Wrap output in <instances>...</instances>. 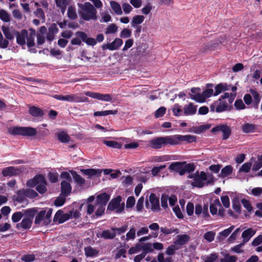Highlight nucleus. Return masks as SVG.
<instances>
[{
  "instance_id": "nucleus-1",
  "label": "nucleus",
  "mask_w": 262,
  "mask_h": 262,
  "mask_svg": "<svg viewBox=\"0 0 262 262\" xmlns=\"http://www.w3.org/2000/svg\"><path fill=\"white\" fill-rule=\"evenodd\" d=\"M92 2L94 6L90 2H85L84 4L78 3L79 8V14L83 20L89 21L91 20H96L98 18L97 11L96 8L99 9L102 7L103 4L100 0H89Z\"/></svg>"
},
{
  "instance_id": "nucleus-2",
  "label": "nucleus",
  "mask_w": 262,
  "mask_h": 262,
  "mask_svg": "<svg viewBox=\"0 0 262 262\" xmlns=\"http://www.w3.org/2000/svg\"><path fill=\"white\" fill-rule=\"evenodd\" d=\"M188 178L192 179L193 181L191 183L192 186L197 187H202L204 186V181H207V184H210L213 182V178L211 174H207L205 172L196 171L193 174H189Z\"/></svg>"
},
{
  "instance_id": "nucleus-3",
  "label": "nucleus",
  "mask_w": 262,
  "mask_h": 262,
  "mask_svg": "<svg viewBox=\"0 0 262 262\" xmlns=\"http://www.w3.org/2000/svg\"><path fill=\"white\" fill-rule=\"evenodd\" d=\"M8 132L12 135H21L33 136L36 135L37 132L34 128L31 127L13 126L8 128Z\"/></svg>"
},
{
  "instance_id": "nucleus-4",
  "label": "nucleus",
  "mask_w": 262,
  "mask_h": 262,
  "mask_svg": "<svg viewBox=\"0 0 262 262\" xmlns=\"http://www.w3.org/2000/svg\"><path fill=\"white\" fill-rule=\"evenodd\" d=\"M52 213V209L51 208L41 211L37 214L35 220V223L36 224H41L42 225H48L51 222Z\"/></svg>"
},
{
  "instance_id": "nucleus-5",
  "label": "nucleus",
  "mask_w": 262,
  "mask_h": 262,
  "mask_svg": "<svg viewBox=\"0 0 262 262\" xmlns=\"http://www.w3.org/2000/svg\"><path fill=\"white\" fill-rule=\"evenodd\" d=\"M207 88L204 90L201 95H198L196 96H192V100L196 102L202 103L206 101L207 98H208L214 95V91L212 88H210V86H212V84H207Z\"/></svg>"
},
{
  "instance_id": "nucleus-6",
  "label": "nucleus",
  "mask_w": 262,
  "mask_h": 262,
  "mask_svg": "<svg viewBox=\"0 0 262 262\" xmlns=\"http://www.w3.org/2000/svg\"><path fill=\"white\" fill-rule=\"evenodd\" d=\"M27 215L23 219L20 223L17 224V227L24 229L30 228L32 225V220L35 215V212L33 210L26 211Z\"/></svg>"
},
{
  "instance_id": "nucleus-7",
  "label": "nucleus",
  "mask_w": 262,
  "mask_h": 262,
  "mask_svg": "<svg viewBox=\"0 0 262 262\" xmlns=\"http://www.w3.org/2000/svg\"><path fill=\"white\" fill-rule=\"evenodd\" d=\"M121 200L122 198L120 196H118L113 199L109 203L107 209L111 211L115 210L118 213L121 212L124 209V205L120 204Z\"/></svg>"
},
{
  "instance_id": "nucleus-8",
  "label": "nucleus",
  "mask_w": 262,
  "mask_h": 262,
  "mask_svg": "<svg viewBox=\"0 0 262 262\" xmlns=\"http://www.w3.org/2000/svg\"><path fill=\"white\" fill-rule=\"evenodd\" d=\"M149 202H147L146 206L147 208H150L152 211H157L159 209V199L154 193H151L149 198Z\"/></svg>"
},
{
  "instance_id": "nucleus-9",
  "label": "nucleus",
  "mask_w": 262,
  "mask_h": 262,
  "mask_svg": "<svg viewBox=\"0 0 262 262\" xmlns=\"http://www.w3.org/2000/svg\"><path fill=\"white\" fill-rule=\"evenodd\" d=\"M85 94L87 96L104 101H111L112 99V96L108 94H102L91 92H86Z\"/></svg>"
},
{
  "instance_id": "nucleus-10",
  "label": "nucleus",
  "mask_w": 262,
  "mask_h": 262,
  "mask_svg": "<svg viewBox=\"0 0 262 262\" xmlns=\"http://www.w3.org/2000/svg\"><path fill=\"white\" fill-rule=\"evenodd\" d=\"M123 40L119 38H116L114 41L110 43L102 46V49L104 50L108 49L111 51L117 50L122 45Z\"/></svg>"
},
{
  "instance_id": "nucleus-11",
  "label": "nucleus",
  "mask_w": 262,
  "mask_h": 262,
  "mask_svg": "<svg viewBox=\"0 0 262 262\" xmlns=\"http://www.w3.org/2000/svg\"><path fill=\"white\" fill-rule=\"evenodd\" d=\"M212 133L222 132L223 134V139L226 140L228 139L230 135L231 130L230 128L227 125H219L213 127L211 129Z\"/></svg>"
},
{
  "instance_id": "nucleus-12",
  "label": "nucleus",
  "mask_w": 262,
  "mask_h": 262,
  "mask_svg": "<svg viewBox=\"0 0 262 262\" xmlns=\"http://www.w3.org/2000/svg\"><path fill=\"white\" fill-rule=\"evenodd\" d=\"M21 172V169L13 166H10L4 168L2 173L4 177H12L19 174Z\"/></svg>"
},
{
  "instance_id": "nucleus-13",
  "label": "nucleus",
  "mask_w": 262,
  "mask_h": 262,
  "mask_svg": "<svg viewBox=\"0 0 262 262\" xmlns=\"http://www.w3.org/2000/svg\"><path fill=\"white\" fill-rule=\"evenodd\" d=\"M149 146L154 148L159 149L165 146L164 137L155 138L149 142Z\"/></svg>"
},
{
  "instance_id": "nucleus-14",
  "label": "nucleus",
  "mask_w": 262,
  "mask_h": 262,
  "mask_svg": "<svg viewBox=\"0 0 262 262\" xmlns=\"http://www.w3.org/2000/svg\"><path fill=\"white\" fill-rule=\"evenodd\" d=\"M27 32L28 31L27 30H22L20 32L17 31L16 34V42L21 46H25L26 44V39L27 37Z\"/></svg>"
},
{
  "instance_id": "nucleus-15",
  "label": "nucleus",
  "mask_w": 262,
  "mask_h": 262,
  "mask_svg": "<svg viewBox=\"0 0 262 262\" xmlns=\"http://www.w3.org/2000/svg\"><path fill=\"white\" fill-rule=\"evenodd\" d=\"M2 30L4 33L5 37L8 40L13 39L14 36H16L17 31L15 30L12 28L3 26L2 27Z\"/></svg>"
},
{
  "instance_id": "nucleus-16",
  "label": "nucleus",
  "mask_w": 262,
  "mask_h": 262,
  "mask_svg": "<svg viewBox=\"0 0 262 262\" xmlns=\"http://www.w3.org/2000/svg\"><path fill=\"white\" fill-rule=\"evenodd\" d=\"M29 33L27 32V37H26V44L29 48L34 47L35 46L34 38L36 36L35 30L30 28L29 29Z\"/></svg>"
},
{
  "instance_id": "nucleus-17",
  "label": "nucleus",
  "mask_w": 262,
  "mask_h": 262,
  "mask_svg": "<svg viewBox=\"0 0 262 262\" xmlns=\"http://www.w3.org/2000/svg\"><path fill=\"white\" fill-rule=\"evenodd\" d=\"M76 35L88 45L94 46L96 43V40L94 38L88 37L86 34L84 32H77Z\"/></svg>"
},
{
  "instance_id": "nucleus-18",
  "label": "nucleus",
  "mask_w": 262,
  "mask_h": 262,
  "mask_svg": "<svg viewBox=\"0 0 262 262\" xmlns=\"http://www.w3.org/2000/svg\"><path fill=\"white\" fill-rule=\"evenodd\" d=\"M196 106L191 102L185 105L183 107L184 114L186 116L194 115L196 112Z\"/></svg>"
},
{
  "instance_id": "nucleus-19",
  "label": "nucleus",
  "mask_w": 262,
  "mask_h": 262,
  "mask_svg": "<svg viewBox=\"0 0 262 262\" xmlns=\"http://www.w3.org/2000/svg\"><path fill=\"white\" fill-rule=\"evenodd\" d=\"M190 237L187 234L178 235L177 240L174 242L180 248L183 245L186 244L189 240Z\"/></svg>"
},
{
  "instance_id": "nucleus-20",
  "label": "nucleus",
  "mask_w": 262,
  "mask_h": 262,
  "mask_svg": "<svg viewBox=\"0 0 262 262\" xmlns=\"http://www.w3.org/2000/svg\"><path fill=\"white\" fill-rule=\"evenodd\" d=\"M62 195L68 196L71 192L72 188L69 182L63 181L61 183Z\"/></svg>"
},
{
  "instance_id": "nucleus-21",
  "label": "nucleus",
  "mask_w": 262,
  "mask_h": 262,
  "mask_svg": "<svg viewBox=\"0 0 262 262\" xmlns=\"http://www.w3.org/2000/svg\"><path fill=\"white\" fill-rule=\"evenodd\" d=\"M228 103L227 100L219 99L218 101L215 103L216 105L215 111L219 113L225 111L227 108Z\"/></svg>"
},
{
  "instance_id": "nucleus-22",
  "label": "nucleus",
  "mask_w": 262,
  "mask_h": 262,
  "mask_svg": "<svg viewBox=\"0 0 262 262\" xmlns=\"http://www.w3.org/2000/svg\"><path fill=\"white\" fill-rule=\"evenodd\" d=\"M110 196L106 193H102L97 196L96 202L97 204L106 205L110 200Z\"/></svg>"
},
{
  "instance_id": "nucleus-23",
  "label": "nucleus",
  "mask_w": 262,
  "mask_h": 262,
  "mask_svg": "<svg viewBox=\"0 0 262 262\" xmlns=\"http://www.w3.org/2000/svg\"><path fill=\"white\" fill-rule=\"evenodd\" d=\"M255 233V231L252 228H249L244 231L242 235L244 243L248 242Z\"/></svg>"
},
{
  "instance_id": "nucleus-24",
  "label": "nucleus",
  "mask_w": 262,
  "mask_h": 262,
  "mask_svg": "<svg viewBox=\"0 0 262 262\" xmlns=\"http://www.w3.org/2000/svg\"><path fill=\"white\" fill-rule=\"evenodd\" d=\"M179 142H186L190 143L196 141V137L191 135H178Z\"/></svg>"
},
{
  "instance_id": "nucleus-25",
  "label": "nucleus",
  "mask_w": 262,
  "mask_h": 262,
  "mask_svg": "<svg viewBox=\"0 0 262 262\" xmlns=\"http://www.w3.org/2000/svg\"><path fill=\"white\" fill-rule=\"evenodd\" d=\"M84 253L86 257L96 256L99 253V250L91 246H87L84 249Z\"/></svg>"
},
{
  "instance_id": "nucleus-26",
  "label": "nucleus",
  "mask_w": 262,
  "mask_h": 262,
  "mask_svg": "<svg viewBox=\"0 0 262 262\" xmlns=\"http://www.w3.org/2000/svg\"><path fill=\"white\" fill-rule=\"evenodd\" d=\"M165 145L170 144V145H177L179 143L178 139V135H176L173 136H166L164 137Z\"/></svg>"
},
{
  "instance_id": "nucleus-27",
  "label": "nucleus",
  "mask_w": 262,
  "mask_h": 262,
  "mask_svg": "<svg viewBox=\"0 0 262 262\" xmlns=\"http://www.w3.org/2000/svg\"><path fill=\"white\" fill-rule=\"evenodd\" d=\"M29 113L34 117H42L43 115V112L40 108L33 106H30Z\"/></svg>"
},
{
  "instance_id": "nucleus-28",
  "label": "nucleus",
  "mask_w": 262,
  "mask_h": 262,
  "mask_svg": "<svg viewBox=\"0 0 262 262\" xmlns=\"http://www.w3.org/2000/svg\"><path fill=\"white\" fill-rule=\"evenodd\" d=\"M54 98L59 100L66 101L68 102H74L75 99V94L67 95H54Z\"/></svg>"
},
{
  "instance_id": "nucleus-29",
  "label": "nucleus",
  "mask_w": 262,
  "mask_h": 262,
  "mask_svg": "<svg viewBox=\"0 0 262 262\" xmlns=\"http://www.w3.org/2000/svg\"><path fill=\"white\" fill-rule=\"evenodd\" d=\"M116 236V233L112 228L110 230H105L101 233V237L104 239H113Z\"/></svg>"
},
{
  "instance_id": "nucleus-30",
  "label": "nucleus",
  "mask_w": 262,
  "mask_h": 262,
  "mask_svg": "<svg viewBox=\"0 0 262 262\" xmlns=\"http://www.w3.org/2000/svg\"><path fill=\"white\" fill-rule=\"evenodd\" d=\"M144 20V17L143 15H135L132 18L131 26L132 27H136L137 26L142 24Z\"/></svg>"
},
{
  "instance_id": "nucleus-31",
  "label": "nucleus",
  "mask_w": 262,
  "mask_h": 262,
  "mask_svg": "<svg viewBox=\"0 0 262 262\" xmlns=\"http://www.w3.org/2000/svg\"><path fill=\"white\" fill-rule=\"evenodd\" d=\"M36 190L40 193H45L47 189L46 188V182L44 177L42 176V181H39L36 188Z\"/></svg>"
},
{
  "instance_id": "nucleus-32",
  "label": "nucleus",
  "mask_w": 262,
  "mask_h": 262,
  "mask_svg": "<svg viewBox=\"0 0 262 262\" xmlns=\"http://www.w3.org/2000/svg\"><path fill=\"white\" fill-rule=\"evenodd\" d=\"M233 171V168L231 165H227L221 170L219 176L224 178L230 175Z\"/></svg>"
},
{
  "instance_id": "nucleus-33",
  "label": "nucleus",
  "mask_w": 262,
  "mask_h": 262,
  "mask_svg": "<svg viewBox=\"0 0 262 262\" xmlns=\"http://www.w3.org/2000/svg\"><path fill=\"white\" fill-rule=\"evenodd\" d=\"M39 181H42V176L41 175L37 176L33 179L29 180L27 182V185L30 187H34L37 185Z\"/></svg>"
},
{
  "instance_id": "nucleus-34",
  "label": "nucleus",
  "mask_w": 262,
  "mask_h": 262,
  "mask_svg": "<svg viewBox=\"0 0 262 262\" xmlns=\"http://www.w3.org/2000/svg\"><path fill=\"white\" fill-rule=\"evenodd\" d=\"M234 228V226H230L229 228L224 230L219 233L218 238L220 241H222L227 237Z\"/></svg>"
},
{
  "instance_id": "nucleus-35",
  "label": "nucleus",
  "mask_w": 262,
  "mask_h": 262,
  "mask_svg": "<svg viewBox=\"0 0 262 262\" xmlns=\"http://www.w3.org/2000/svg\"><path fill=\"white\" fill-rule=\"evenodd\" d=\"M110 5L112 9L115 13H116L117 15L122 14L121 7L118 3L115 1H111L110 2Z\"/></svg>"
},
{
  "instance_id": "nucleus-36",
  "label": "nucleus",
  "mask_w": 262,
  "mask_h": 262,
  "mask_svg": "<svg viewBox=\"0 0 262 262\" xmlns=\"http://www.w3.org/2000/svg\"><path fill=\"white\" fill-rule=\"evenodd\" d=\"M185 164V162H176L172 163L169 166V169L170 170H174L178 172L183 166Z\"/></svg>"
},
{
  "instance_id": "nucleus-37",
  "label": "nucleus",
  "mask_w": 262,
  "mask_h": 262,
  "mask_svg": "<svg viewBox=\"0 0 262 262\" xmlns=\"http://www.w3.org/2000/svg\"><path fill=\"white\" fill-rule=\"evenodd\" d=\"M0 19L6 23H8L11 20L10 14L4 9L0 10Z\"/></svg>"
},
{
  "instance_id": "nucleus-38",
  "label": "nucleus",
  "mask_w": 262,
  "mask_h": 262,
  "mask_svg": "<svg viewBox=\"0 0 262 262\" xmlns=\"http://www.w3.org/2000/svg\"><path fill=\"white\" fill-rule=\"evenodd\" d=\"M118 113L117 110H108L104 111H98L94 113L95 116H103L108 115H116Z\"/></svg>"
},
{
  "instance_id": "nucleus-39",
  "label": "nucleus",
  "mask_w": 262,
  "mask_h": 262,
  "mask_svg": "<svg viewBox=\"0 0 262 262\" xmlns=\"http://www.w3.org/2000/svg\"><path fill=\"white\" fill-rule=\"evenodd\" d=\"M68 17L71 19H75L77 17V14L75 7L71 6L69 7L67 12Z\"/></svg>"
},
{
  "instance_id": "nucleus-40",
  "label": "nucleus",
  "mask_w": 262,
  "mask_h": 262,
  "mask_svg": "<svg viewBox=\"0 0 262 262\" xmlns=\"http://www.w3.org/2000/svg\"><path fill=\"white\" fill-rule=\"evenodd\" d=\"M20 193H25L26 196L29 198H34L38 195L36 191L31 189H23Z\"/></svg>"
},
{
  "instance_id": "nucleus-41",
  "label": "nucleus",
  "mask_w": 262,
  "mask_h": 262,
  "mask_svg": "<svg viewBox=\"0 0 262 262\" xmlns=\"http://www.w3.org/2000/svg\"><path fill=\"white\" fill-rule=\"evenodd\" d=\"M82 171L84 174L88 175L90 177H92L97 174H100L101 172L99 170H96L95 169H81Z\"/></svg>"
},
{
  "instance_id": "nucleus-42",
  "label": "nucleus",
  "mask_w": 262,
  "mask_h": 262,
  "mask_svg": "<svg viewBox=\"0 0 262 262\" xmlns=\"http://www.w3.org/2000/svg\"><path fill=\"white\" fill-rule=\"evenodd\" d=\"M179 249L180 248L179 246L174 243L173 244L170 245L167 248L165 252L168 255H173L175 253L176 251Z\"/></svg>"
},
{
  "instance_id": "nucleus-43",
  "label": "nucleus",
  "mask_w": 262,
  "mask_h": 262,
  "mask_svg": "<svg viewBox=\"0 0 262 262\" xmlns=\"http://www.w3.org/2000/svg\"><path fill=\"white\" fill-rule=\"evenodd\" d=\"M70 172L77 184L82 185L84 183L85 180L80 175L78 174L76 172L73 170H71Z\"/></svg>"
},
{
  "instance_id": "nucleus-44",
  "label": "nucleus",
  "mask_w": 262,
  "mask_h": 262,
  "mask_svg": "<svg viewBox=\"0 0 262 262\" xmlns=\"http://www.w3.org/2000/svg\"><path fill=\"white\" fill-rule=\"evenodd\" d=\"M215 92L214 93V96L219 95L222 92L228 90V89L226 84L220 83L217 84L215 88Z\"/></svg>"
},
{
  "instance_id": "nucleus-45",
  "label": "nucleus",
  "mask_w": 262,
  "mask_h": 262,
  "mask_svg": "<svg viewBox=\"0 0 262 262\" xmlns=\"http://www.w3.org/2000/svg\"><path fill=\"white\" fill-rule=\"evenodd\" d=\"M234 94H230L228 93H225L224 95L221 96V98H220V99H222L223 100H227V101L229 103H232L233 101L234 100Z\"/></svg>"
},
{
  "instance_id": "nucleus-46",
  "label": "nucleus",
  "mask_w": 262,
  "mask_h": 262,
  "mask_svg": "<svg viewBox=\"0 0 262 262\" xmlns=\"http://www.w3.org/2000/svg\"><path fill=\"white\" fill-rule=\"evenodd\" d=\"M21 189L17 192V195L15 196V200L19 203L25 202L27 201V196L25 193H20Z\"/></svg>"
},
{
  "instance_id": "nucleus-47",
  "label": "nucleus",
  "mask_w": 262,
  "mask_h": 262,
  "mask_svg": "<svg viewBox=\"0 0 262 262\" xmlns=\"http://www.w3.org/2000/svg\"><path fill=\"white\" fill-rule=\"evenodd\" d=\"M58 139L63 143L68 142L70 141V138L68 135L64 132H60L58 134Z\"/></svg>"
},
{
  "instance_id": "nucleus-48",
  "label": "nucleus",
  "mask_w": 262,
  "mask_h": 262,
  "mask_svg": "<svg viewBox=\"0 0 262 262\" xmlns=\"http://www.w3.org/2000/svg\"><path fill=\"white\" fill-rule=\"evenodd\" d=\"M118 27L115 24H111L106 28L105 31L106 34H114L117 32Z\"/></svg>"
},
{
  "instance_id": "nucleus-49",
  "label": "nucleus",
  "mask_w": 262,
  "mask_h": 262,
  "mask_svg": "<svg viewBox=\"0 0 262 262\" xmlns=\"http://www.w3.org/2000/svg\"><path fill=\"white\" fill-rule=\"evenodd\" d=\"M255 126L252 124L246 123L243 125L242 130L245 133L253 132L255 130Z\"/></svg>"
},
{
  "instance_id": "nucleus-50",
  "label": "nucleus",
  "mask_w": 262,
  "mask_h": 262,
  "mask_svg": "<svg viewBox=\"0 0 262 262\" xmlns=\"http://www.w3.org/2000/svg\"><path fill=\"white\" fill-rule=\"evenodd\" d=\"M103 143L107 146L115 148H121V144L117 142L114 141H103Z\"/></svg>"
},
{
  "instance_id": "nucleus-51",
  "label": "nucleus",
  "mask_w": 262,
  "mask_h": 262,
  "mask_svg": "<svg viewBox=\"0 0 262 262\" xmlns=\"http://www.w3.org/2000/svg\"><path fill=\"white\" fill-rule=\"evenodd\" d=\"M136 229L134 227L130 228L129 230L126 234V240L129 241L130 239H134L136 237Z\"/></svg>"
},
{
  "instance_id": "nucleus-52",
  "label": "nucleus",
  "mask_w": 262,
  "mask_h": 262,
  "mask_svg": "<svg viewBox=\"0 0 262 262\" xmlns=\"http://www.w3.org/2000/svg\"><path fill=\"white\" fill-rule=\"evenodd\" d=\"M68 2V0H55L57 7L61 8V11L62 13H64L66 7Z\"/></svg>"
},
{
  "instance_id": "nucleus-53",
  "label": "nucleus",
  "mask_w": 262,
  "mask_h": 262,
  "mask_svg": "<svg viewBox=\"0 0 262 262\" xmlns=\"http://www.w3.org/2000/svg\"><path fill=\"white\" fill-rule=\"evenodd\" d=\"M215 233L212 231H208L204 234V238L208 242H211L214 239Z\"/></svg>"
},
{
  "instance_id": "nucleus-54",
  "label": "nucleus",
  "mask_w": 262,
  "mask_h": 262,
  "mask_svg": "<svg viewBox=\"0 0 262 262\" xmlns=\"http://www.w3.org/2000/svg\"><path fill=\"white\" fill-rule=\"evenodd\" d=\"M132 35V31L128 28L123 29L120 32V36L121 38H129Z\"/></svg>"
},
{
  "instance_id": "nucleus-55",
  "label": "nucleus",
  "mask_w": 262,
  "mask_h": 262,
  "mask_svg": "<svg viewBox=\"0 0 262 262\" xmlns=\"http://www.w3.org/2000/svg\"><path fill=\"white\" fill-rule=\"evenodd\" d=\"M67 196H64L60 194L59 196H58L54 202V204L56 206H62L65 202L66 197Z\"/></svg>"
},
{
  "instance_id": "nucleus-56",
  "label": "nucleus",
  "mask_w": 262,
  "mask_h": 262,
  "mask_svg": "<svg viewBox=\"0 0 262 262\" xmlns=\"http://www.w3.org/2000/svg\"><path fill=\"white\" fill-rule=\"evenodd\" d=\"M142 249L144 251L143 253H152L154 252L152 245L151 243H147L142 246Z\"/></svg>"
},
{
  "instance_id": "nucleus-57",
  "label": "nucleus",
  "mask_w": 262,
  "mask_h": 262,
  "mask_svg": "<svg viewBox=\"0 0 262 262\" xmlns=\"http://www.w3.org/2000/svg\"><path fill=\"white\" fill-rule=\"evenodd\" d=\"M128 228L127 225H124L120 228H113V230L116 234H121L124 233Z\"/></svg>"
},
{
  "instance_id": "nucleus-58",
  "label": "nucleus",
  "mask_w": 262,
  "mask_h": 262,
  "mask_svg": "<svg viewBox=\"0 0 262 262\" xmlns=\"http://www.w3.org/2000/svg\"><path fill=\"white\" fill-rule=\"evenodd\" d=\"M252 166L251 162H247L244 163L239 169V171L244 172H248Z\"/></svg>"
},
{
  "instance_id": "nucleus-59",
  "label": "nucleus",
  "mask_w": 262,
  "mask_h": 262,
  "mask_svg": "<svg viewBox=\"0 0 262 262\" xmlns=\"http://www.w3.org/2000/svg\"><path fill=\"white\" fill-rule=\"evenodd\" d=\"M23 216V213L21 212H17L14 213L12 216V220L14 223H17L20 220Z\"/></svg>"
},
{
  "instance_id": "nucleus-60",
  "label": "nucleus",
  "mask_w": 262,
  "mask_h": 262,
  "mask_svg": "<svg viewBox=\"0 0 262 262\" xmlns=\"http://www.w3.org/2000/svg\"><path fill=\"white\" fill-rule=\"evenodd\" d=\"M172 111L174 116H180L182 113L181 106L178 104H175L172 108Z\"/></svg>"
},
{
  "instance_id": "nucleus-61",
  "label": "nucleus",
  "mask_w": 262,
  "mask_h": 262,
  "mask_svg": "<svg viewBox=\"0 0 262 262\" xmlns=\"http://www.w3.org/2000/svg\"><path fill=\"white\" fill-rule=\"evenodd\" d=\"M8 44V41L4 38L2 33L0 32V48L3 49L6 48Z\"/></svg>"
},
{
  "instance_id": "nucleus-62",
  "label": "nucleus",
  "mask_w": 262,
  "mask_h": 262,
  "mask_svg": "<svg viewBox=\"0 0 262 262\" xmlns=\"http://www.w3.org/2000/svg\"><path fill=\"white\" fill-rule=\"evenodd\" d=\"M35 255L33 254H26L23 255L21 259L25 262H31L34 260Z\"/></svg>"
},
{
  "instance_id": "nucleus-63",
  "label": "nucleus",
  "mask_w": 262,
  "mask_h": 262,
  "mask_svg": "<svg viewBox=\"0 0 262 262\" xmlns=\"http://www.w3.org/2000/svg\"><path fill=\"white\" fill-rule=\"evenodd\" d=\"M169 197L166 194H163L161 196V206L163 208H166L168 207L167 201H168Z\"/></svg>"
},
{
  "instance_id": "nucleus-64",
  "label": "nucleus",
  "mask_w": 262,
  "mask_h": 262,
  "mask_svg": "<svg viewBox=\"0 0 262 262\" xmlns=\"http://www.w3.org/2000/svg\"><path fill=\"white\" fill-rule=\"evenodd\" d=\"M236 257L234 256L226 255L224 258L221 260V262H235Z\"/></svg>"
}]
</instances>
